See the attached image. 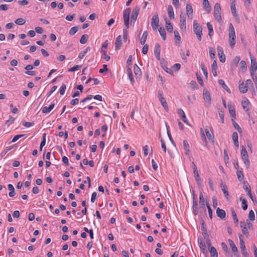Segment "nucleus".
Instances as JSON below:
<instances>
[{"instance_id": "nucleus-30", "label": "nucleus", "mask_w": 257, "mask_h": 257, "mask_svg": "<svg viewBox=\"0 0 257 257\" xmlns=\"http://www.w3.org/2000/svg\"><path fill=\"white\" fill-rule=\"evenodd\" d=\"M211 69H212V72L213 73V75L214 77H216L217 76V62L216 60H214L213 63L211 65Z\"/></svg>"}, {"instance_id": "nucleus-35", "label": "nucleus", "mask_w": 257, "mask_h": 257, "mask_svg": "<svg viewBox=\"0 0 257 257\" xmlns=\"http://www.w3.org/2000/svg\"><path fill=\"white\" fill-rule=\"evenodd\" d=\"M211 257H218V253L216 249L214 246H211L209 249Z\"/></svg>"}, {"instance_id": "nucleus-55", "label": "nucleus", "mask_w": 257, "mask_h": 257, "mask_svg": "<svg viewBox=\"0 0 257 257\" xmlns=\"http://www.w3.org/2000/svg\"><path fill=\"white\" fill-rule=\"evenodd\" d=\"M14 120H15V118L14 117H13L12 116H10L9 119L7 120L6 121L5 124L6 125H7L8 126H9L10 124H12L14 122Z\"/></svg>"}, {"instance_id": "nucleus-19", "label": "nucleus", "mask_w": 257, "mask_h": 257, "mask_svg": "<svg viewBox=\"0 0 257 257\" xmlns=\"http://www.w3.org/2000/svg\"><path fill=\"white\" fill-rule=\"evenodd\" d=\"M216 214L221 219H223L226 216L225 211L218 207L216 209Z\"/></svg>"}, {"instance_id": "nucleus-41", "label": "nucleus", "mask_w": 257, "mask_h": 257, "mask_svg": "<svg viewBox=\"0 0 257 257\" xmlns=\"http://www.w3.org/2000/svg\"><path fill=\"white\" fill-rule=\"evenodd\" d=\"M230 211H231V213L232 214V217H233V219L234 222L235 223H237L238 222V220L237 219L236 214V213H235L233 208L231 207L230 208Z\"/></svg>"}, {"instance_id": "nucleus-60", "label": "nucleus", "mask_w": 257, "mask_h": 257, "mask_svg": "<svg viewBox=\"0 0 257 257\" xmlns=\"http://www.w3.org/2000/svg\"><path fill=\"white\" fill-rule=\"evenodd\" d=\"M240 67L242 70H246V64L244 61H241L240 62Z\"/></svg>"}, {"instance_id": "nucleus-44", "label": "nucleus", "mask_w": 257, "mask_h": 257, "mask_svg": "<svg viewBox=\"0 0 257 257\" xmlns=\"http://www.w3.org/2000/svg\"><path fill=\"white\" fill-rule=\"evenodd\" d=\"M207 26L209 31L208 35L210 37H211L213 34V27L209 22L207 23Z\"/></svg>"}, {"instance_id": "nucleus-33", "label": "nucleus", "mask_w": 257, "mask_h": 257, "mask_svg": "<svg viewBox=\"0 0 257 257\" xmlns=\"http://www.w3.org/2000/svg\"><path fill=\"white\" fill-rule=\"evenodd\" d=\"M219 84L222 86V88L226 90L227 92L230 93L231 91L228 86L225 84L224 81L222 79H220L218 80Z\"/></svg>"}, {"instance_id": "nucleus-26", "label": "nucleus", "mask_w": 257, "mask_h": 257, "mask_svg": "<svg viewBox=\"0 0 257 257\" xmlns=\"http://www.w3.org/2000/svg\"><path fill=\"white\" fill-rule=\"evenodd\" d=\"M121 41L122 39L121 36H118L116 39V41L115 43L116 50H118L120 48L122 44Z\"/></svg>"}, {"instance_id": "nucleus-57", "label": "nucleus", "mask_w": 257, "mask_h": 257, "mask_svg": "<svg viewBox=\"0 0 257 257\" xmlns=\"http://www.w3.org/2000/svg\"><path fill=\"white\" fill-rule=\"evenodd\" d=\"M66 89V86L65 84H63L60 88V93L61 95H63L65 93Z\"/></svg>"}, {"instance_id": "nucleus-17", "label": "nucleus", "mask_w": 257, "mask_h": 257, "mask_svg": "<svg viewBox=\"0 0 257 257\" xmlns=\"http://www.w3.org/2000/svg\"><path fill=\"white\" fill-rule=\"evenodd\" d=\"M199 204L200 208L202 209L204 211H206V208L205 207V200L202 192L199 194Z\"/></svg>"}, {"instance_id": "nucleus-38", "label": "nucleus", "mask_w": 257, "mask_h": 257, "mask_svg": "<svg viewBox=\"0 0 257 257\" xmlns=\"http://www.w3.org/2000/svg\"><path fill=\"white\" fill-rule=\"evenodd\" d=\"M174 39L176 43H180L181 42V37L179 35V32L175 30L174 32Z\"/></svg>"}, {"instance_id": "nucleus-48", "label": "nucleus", "mask_w": 257, "mask_h": 257, "mask_svg": "<svg viewBox=\"0 0 257 257\" xmlns=\"http://www.w3.org/2000/svg\"><path fill=\"white\" fill-rule=\"evenodd\" d=\"M237 178L239 181H242L243 179L244 176L242 171L241 170H237L236 172Z\"/></svg>"}, {"instance_id": "nucleus-7", "label": "nucleus", "mask_w": 257, "mask_h": 257, "mask_svg": "<svg viewBox=\"0 0 257 257\" xmlns=\"http://www.w3.org/2000/svg\"><path fill=\"white\" fill-rule=\"evenodd\" d=\"M242 235H239V243L240 245V249L242 254V255L244 257H247L248 253L246 251L245 243L242 239Z\"/></svg>"}, {"instance_id": "nucleus-31", "label": "nucleus", "mask_w": 257, "mask_h": 257, "mask_svg": "<svg viewBox=\"0 0 257 257\" xmlns=\"http://www.w3.org/2000/svg\"><path fill=\"white\" fill-rule=\"evenodd\" d=\"M183 147L186 155H189L190 153V147L188 142L186 140L183 141Z\"/></svg>"}, {"instance_id": "nucleus-36", "label": "nucleus", "mask_w": 257, "mask_h": 257, "mask_svg": "<svg viewBox=\"0 0 257 257\" xmlns=\"http://www.w3.org/2000/svg\"><path fill=\"white\" fill-rule=\"evenodd\" d=\"M168 16L171 19H174V13L173 7L172 6L169 5L168 8Z\"/></svg>"}, {"instance_id": "nucleus-4", "label": "nucleus", "mask_w": 257, "mask_h": 257, "mask_svg": "<svg viewBox=\"0 0 257 257\" xmlns=\"http://www.w3.org/2000/svg\"><path fill=\"white\" fill-rule=\"evenodd\" d=\"M221 7L218 3H216L214 7L213 15L215 19L218 22H220L222 20L221 15Z\"/></svg>"}, {"instance_id": "nucleus-1", "label": "nucleus", "mask_w": 257, "mask_h": 257, "mask_svg": "<svg viewBox=\"0 0 257 257\" xmlns=\"http://www.w3.org/2000/svg\"><path fill=\"white\" fill-rule=\"evenodd\" d=\"M131 10L130 8H127L123 11V14L124 24L125 26V28L123 30V38L124 41H126L127 39V30L129 27L130 15Z\"/></svg>"}, {"instance_id": "nucleus-21", "label": "nucleus", "mask_w": 257, "mask_h": 257, "mask_svg": "<svg viewBox=\"0 0 257 257\" xmlns=\"http://www.w3.org/2000/svg\"><path fill=\"white\" fill-rule=\"evenodd\" d=\"M203 5L205 11L209 13L211 11V7L209 4V2L208 0H203Z\"/></svg>"}, {"instance_id": "nucleus-16", "label": "nucleus", "mask_w": 257, "mask_h": 257, "mask_svg": "<svg viewBox=\"0 0 257 257\" xmlns=\"http://www.w3.org/2000/svg\"><path fill=\"white\" fill-rule=\"evenodd\" d=\"M203 95L204 100L206 102H208V105H210L211 104V97L210 93L207 90L204 89Z\"/></svg>"}, {"instance_id": "nucleus-6", "label": "nucleus", "mask_w": 257, "mask_h": 257, "mask_svg": "<svg viewBox=\"0 0 257 257\" xmlns=\"http://www.w3.org/2000/svg\"><path fill=\"white\" fill-rule=\"evenodd\" d=\"M140 10V8L139 6H136L133 10L132 13L131 15V24L135 23L137 19L139 12Z\"/></svg>"}, {"instance_id": "nucleus-37", "label": "nucleus", "mask_w": 257, "mask_h": 257, "mask_svg": "<svg viewBox=\"0 0 257 257\" xmlns=\"http://www.w3.org/2000/svg\"><path fill=\"white\" fill-rule=\"evenodd\" d=\"M160 35L163 40H165L166 39V33L165 29L163 27H160L159 29Z\"/></svg>"}, {"instance_id": "nucleus-46", "label": "nucleus", "mask_w": 257, "mask_h": 257, "mask_svg": "<svg viewBox=\"0 0 257 257\" xmlns=\"http://www.w3.org/2000/svg\"><path fill=\"white\" fill-rule=\"evenodd\" d=\"M88 35H87V34L83 35L81 36L80 40V43L82 44H85L88 40Z\"/></svg>"}, {"instance_id": "nucleus-18", "label": "nucleus", "mask_w": 257, "mask_h": 257, "mask_svg": "<svg viewBox=\"0 0 257 257\" xmlns=\"http://www.w3.org/2000/svg\"><path fill=\"white\" fill-rule=\"evenodd\" d=\"M228 241L232 251L234 252V255H237V257H239L237 248L234 244V242L231 239H229Z\"/></svg>"}, {"instance_id": "nucleus-43", "label": "nucleus", "mask_w": 257, "mask_h": 257, "mask_svg": "<svg viewBox=\"0 0 257 257\" xmlns=\"http://www.w3.org/2000/svg\"><path fill=\"white\" fill-rule=\"evenodd\" d=\"M231 13L234 17H236L237 14L236 12V8L234 1L231 3Z\"/></svg>"}, {"instance_id": "nucleus-32", "label": "nucleus", "mask_w": 257, "mask_h": 257, "mask_svg": "<svg viewBox=\"0 0 257 257\" xmlns=\"http://www.w3.org/2000/svg\"><path fill=\"white\" fill-rule=\"evenodd\" d=\"M8 189L10 191L9 193V196L11 197H14L16 193L13 185L11 184H9L8 185Z\"/></svg>"}, {"instance_id": "nucleus-8", "label": "nucleus", "mask_w": 257, "mask_h": 257, "mask_svg": "<svg viewBox=\"0 0 257 257\" xmlns=\"http://www.w3.org/2000/svg\"><path fill=\"white\" fill-rule=\"evenodd\" d=\"M159 18L157 14H155L152 18L151 26L153 30H156L159 26Z\"/></svg>"}, {"instance_id": "nucleus-28", "label": "nucleus", "mask_w": 257, "mask_h": 257, "mask_svg": "<svg viewBox=\"0 0 257 257\" xmlns=\"http://www.w3.org/2000/svg\"><path fill=\"white\" fill-rule=\"evenodd\" d=\"M186 12L188 17L192 19L193 16V9L190 4H187L186 5Z\"/></svg>"}, {"instance_id": "nucleus-3", "label": "nucleus", "mask_w": 257, "mask_h": 257, "mask_svg": "<svg viewBox=\"0 0 257 257\" xmlns=\"http://www.w3.org/2000/svg\"><path fill=\"white\" fill-rule=\"evenodd\" d=\"M241 156L245 166L248 169L250 166V162L248 159L247 151L243 146L241 147Z\"/></svg>"}, {"instance_id": "nucleus-20", "label": "nucleus", "mask_w": 257, "mask_h": 257, "mask_svg": "<svg viewBox=\"0 0 257 257\" xmlns=\"http://www.w3.org/2000/svg\"><path fill=\"white\" fill-rule=\"evenodd\" d=\"M228 107L229 109V112L232 118L235 119L236 115H235V110L233 106L231 105V104H228Z\"/></svg>"}, {"instance_id": "nucleus-64", "label": "nucleus", "mask_w": 257, "mask_h": 257, "mask_svg": "<svg viewBox=\"0 0 257 257\" xmlns=\"http://www.w3.org/2000/svg\"><path fill=\"white\" fill-rule=\"evenodd\" d=\"M24 126L29 127L34 125V122L24 121L23 122Z\"/></svg>"}, {"instance_id": "nucleus-13", "label": "nucleus", "mask_w": 257, "mask_h": 257, "mask_svg": "<svg viewBox=\"0 0 257 257\" xmlns=\"http://www.w3.org/2000/svg\"><path fill=\"white\" fill-rule=\"evenodd\" d=\"M193 29L194 32L196 35L199 34L200 33H202V27L198 25V24L196 22V21H194L193 22Z\"/></svg>"}, {"instance_id": "nucleus-40", "label": "nucleus", "mask_w": 257, "mask_h": 257, "mask_svg": "<svg viewBox=\"0 0 257 257\" xmlns=\"http://www.w3.org/2000/svg\"><path fill=\"white\" fill-rule=\"evenodd\" d=\"M147 36H148V32L147 31H145L144 32L142 37V38L141 39L140 42L142 45L145 44V43L146 41L147 38Z\"/></svg>"}, {"instance_id": "nucleus-25", "label": "nucleus", "mask_w": 257, "mask_h": 257, "mask_svg": "<svg viewBox=\"0 0 257 257\" xmlns=\"http://www.w3.org/2000/svg\"><path fill=\"white\" fill-rule=\"evenodd\" d=\"M166 23V28L168 32L172 33L173 30V28L172 24L167 20L166 17L165 18Z\"/></svg>"}, {"instance_id": "nucleus-61", "label": "nucleus", "mask_w": 257, "mask_h": 257, "mask_svg": "<svg viewBox=\"0 0 257 257\" xmlns=\"http://www.w3.org/2000/svg\"><path fill=\"white\" fill-rule=\"evenodd\" d=\"M81 66L75 65L74 67L70 68V69H69L68 71L69 72H74V71H75L78 70L79 69H80L81 68Z\"/></svg>"}, {"instance_id": "nucleus-56", "label": "nucleus", "mask_w": 257, "mask_h": 257, "mask_svg": "<svg viewBox=\"0 0 257 257\" xmlns=\"http://www.w3.org/2000/svg\"><path fill=\"white\" fill-rule=\"evenodd\" d=\"M248 218L251 221L254 220L255 219L254 213L252 210H250L249 212Z\"/></svg>"}, {"instance_id": "nucleus-12", "label": "nucleus", "mask_w": 257, "mask_h": 257, "mask_svg": "<svg viewBox=\"0 0 257 257\" xmlns=\"http://www.w3.org/2000/svg\"><path fill=\"white\" fill-rule=\"evenodd\" d=\"M205 131L208 139L209 140L213 141L214 137L213 132L210 129V128L208 126H206Z\"/></svg>"}, {"instance_id": "nucleus-29", "label": "nucleus", "mask_w": 257, "mask_h": 257, "mask_svg": "<svg viewBox=\"0 0 257 257\" xmlns=\"http://www.w3.org/2000/svg\"><path fill=\"white\" fill-rule=\"evenodd\" d=\"M54 103H51L49 107L45 106L42 108V112L44 113H48L50 112L54 108Z\"/></svg>"}, {"instance_id": "nucleus-39", "label": "nucleus", "mask_w": 257, "mask_h": 257, "mask_svg": "<svg viewBox=\"0 0 257 257\" xmlns=\"http://www.w3.org/2000/svg\"><path fill=\"white\" fill-rule=\"evenodd\" d=\"M249 103V102L248 100H243L241 102V105L242 106V107L243 109H245V110L247 112L249 111V108H248V104Z\"/></svg>"}, {"instance_id": "nucleus-50", "label": "nucleus", "mask_w": 257, "mask_h": 257, "mask_svg": "<svg viewBox=\"0 0 257 257\" xmlns=\"http://www.w3.org/2000/svg\"><path fill=\"white\" fill-rule=\"evenodd\" d=\"M46 134H43V140L41 142L40 147V151L42 150L43 147L46 144Z\"/></svg>"}, {"instance_id": "nucleus-5", "label": "nucleus", "mask_w": 257, "mask_h": 257, "mask_svg": "<svg viewBox=\"0 0 257 257\" xmlns=\"http://www.w3.org/2000/svg\"><path fill=\"white\" fill-rule=\"evenodd\" d=\"M158 98H159V101H160L161 104L162 105V106H163L164 109L168 111V104L166 102V99L164 96V94H163V91L159 90L158 92Z\"/></svg>"}, {"instance_id": "nucleus-47", "label": "nucleus", "mask_w": 257, "mask_h": 257, "mask_svg": "<svg viewBox=\"0 0 257 257\" xmlns=\"http://www.w3.org/2000/svg\"><path fill=\"white\" fill-rule=\"evenodd\" d=\"M240 200L241 201V202L243 204L242 209L244 210H246L247 208V202H246V200H245V199L241 197L240 198Z\"/></svg>"}, {"instance_id": "nucleus-27", "label": "nucleus", "mask_w": 257, "mask_h": 257, "mask_svg": "<svg viewBox=\"0 0 257 257\" xmlns=\"http://www.w3.org/2000/svg\"><path fill=\"white\" fill-rule=\"evenodd\" d=\"M239 89L241 93H245L247 91V86L244 84L243 82H240L239 81Z\"/></svg>"}, {"instance_id": "nucleus-15", "label": "nucleus", "mask_w": 257, "mask_h": 257, "mask_svg": "<svg viewBox=\"0 0 257 257\" xmlns=\"http://www.w3.org/2000/svg\"><path fill=\"white\" fill-rule=\"evenodd\" d=\"M192 208H193V214L195 216H196L198 213V203H197V201L196 200L195 198V195L193 194V206H192Z\"/></svg>"}, {"instance_id": "nucleus-53", "label": "nucleus", "mask_w": 257, "mask_h": 257, "mask_svg": "<svg viewBox=\"0 0 257 257\" xmlns=\"http://www.w3.org/2000/svg\"><path fill=\"white\" fill-rule=\"evenodd\" d=\"M163 69L168 73L171 74V75H174V73L173 70L171 69L168 68L167 66H163Z\"/></svg>"}, {"instance_id": "nucleus-58", "label": "nucleus", "mask_w": 257, "mask_h": 257, "mask_svg": "<svg viewBox=\"0 0 257 257\" xmlns=\"http://www.w3.org/2000/svg\"><path fill=\"white\" fill-rule=\"evenodd\" d=\"M209 55L211 59H214L215 58L214 50L211 47L209 48Z\"/></svg>"}, {"instance_id": "nucleus-54", "label": "nucleus", "mask_w": 257, "mask_h": 257, "mask_svg": "<svg viewBox=\"0 0 257 257\" xmlns=\"http://www.w3.org/2000/svg\"><path fill=\"white\" fill-rule=\"evenodd\" d=\"M201 67L204 75L206 77H207V70L203 63L201 64Z\"/></svg>"}, {"instance_id": "nucleus-10", "label": "nucleus", "mask_w": 257, "mask_h": 257, "mask_svg": "<svg viewBox=\"0 0 257 257\" xmlns=\"http://www.w3.org/2000/svg\"><path fill=\"white\" fill-rule=\"evenodd\" d=\"M180 27L183 31H186V17L184 14H183L182 13L180 14Z\"/></svg>"}, {"instance_id": "nucleus-34", "label": "nucleus", "mask_w": 257, "mask_h": 257, "mask_svg": "<svg viewBox=\"0 0 257 257\" xmlns=\"http://www.w3.org/2000/svg\"><path fill=\"white\" fill-rule=\"evenodd\" d=\"M134 71L135 75L139 77L142 74L141 70L140 68L138 67L137 64H135L134 66Z\"/></svg>"}, {"instance_id": "nucleus-52", "label": "nucleus", "mask_w": 257, "mask_h": 257, "mask_svg": "<svg viewBox=\"0 0 257 257\" xmlns=\"http://www.w3.org/2000/svg\"><path fill=\"white\" fill-rule=\"evenodd\" d=\"M25 20L23 18H19L15 21V23L19 25H23L25 23Z\"/></svg>"}, {"instance_id": "nucleus-59", "label": "nucleus", "mask_w": 257, "mask_h": 257, "mask_svg": "<svg viewBox=\"0 0 257 257\" xmlns=\"http://www.w3.org/2000/svg\"><path fill=\"white\" fill-rule=\"evenodd\" d=\"M206 206H207V207L208 209L209 217L211 219H212V210L209 204L207 202H206Z\"/></svg>"}, {"instance_id": "nucleus-49", "label": "nucleus", "mask_w": 257, "mask_h": 257, "mask_svg": "<svg viewBox=\"0 0 257 257\" xmlns=\"http://www.w3.org/2000/svg\"><path fill=\"white\" fill-rule=\"evenodd\" d=\"M243 188L247 193H249V191L251 190L250 187L247 181H244L243 182Z\"/></svg>"}, {"instance_id": "nucleus-2", "label": "nucleus", "mask_w": 257, "mask_h": 257, "mask_svg": "<svg viewBox=\"0 0 257 257\" xmlns=\"http://www.w3.org/2000/svg\"><path fill=\"white\" fill-rule=\"evenodd\" d=\"M229 41L230 47L233 48L235 44V34L232 24H230L229 27Z\"/></svg>"}, {"instance_id": "nucleus-22", "label": "nucleus", "mask_w": 257, "mask_h": 257, "mask_svg": "<svg viewBox=\"0 0 257 257\" xmlns=\"http://www.w3.org/2000/svg\"><path fill=\"white\" fill-rule=\"evenodd\" d=\"M178 114L182 117V120L188 124V120L187 119L184 111L182 109H179L177 111Z\"/></svg>"}, {"instance_id": "nucleus-45", "label": "nucleus", "mask_w": 257, "mask_h": 257, "mask_svg": "<svg viewBox=\"0 0 257 257\" xmlns=\"http://www.w3.org/2000/svg\"><path fill=\"white\" fill-rule=\"evenodd\" d=\"M90 50V48L89 47H87L86 48L84 51L81 52L79 54V58L82 59L85 55L87 53L88 51Z\"/></svg>"}, {"instance_id": "nucleus-24", "label": "nucleus", "mask_w": 257, "mask_h": 257, "mask_svg": "<svg viewBox=\"0 0 257 257\" xmlns=\"http://www.w3.org/2000/svg\"><path fill=\"white\" fill-rule=\"evenodd\" d=\"M198 242L199 243V246L201 251L203 253L207 254V251L206 250V246L202 239H198Z\"/></svg>"}, {"instance_id": "nucleus-42", "label": "nucleus", "mask_w": 257, "mask_h": 257, "mask_svg": "<svg viewBox=\"0 0 257 257\" xmlns=\"http://www.w3.org/2000/svg\"><path fill=\"white\" fill-rule=\"evenodd\" d=\"M235 119H233V118H231V120H232V124H233V127L237 130V131L239 133H242V131H241V128H240V127L239 126V125L237 123V122H235V121L234 120Z\"/></svg>"}, {"instance_id": "nucleus-23", "label": "nucleus", "mask_w": 257, "mask_h": 257, "mask_svg": "<svg viewBox=\"0 0 257 257\" xmlns=\"http://www.w3.org/2000/svg\"><path fill=\"white\" fill-rule=\"evenodd\" d=\"M220 187L221 188L222 191L223 192V194H224V195L226 199H228V198L229 197V193H228V190H227V186L225 184H223V183H222L220 184Z\"/></svg>"}, {"instance_id": "nucleus-11", "label": "nucleus", "mask_w": 257, "mask_h": 257, "mask_svg": "<svg viewBox=\"0 0 257 257\" xmlns=\"http://www.w3.org/2000/svg\"><path fill=\"white\" fill-rule=\"evenodd\" d=\"M217 51L220 61L224 63L225 61V56L223 53L222 48L220 46H217Z\"/></svg>"}, {"instance_id": "nucleus-51", "label": "nucleus", "mask_w": 257, "mask_h": 257, "mask_svg": "<svg viewBox=\"0 0 257 257\" xmlns=\"http://www.w3.org/2000/svg\"><path fill=\"white\" fill-rule=\"evenodd\" d=\"M78 31V28L76 26L72 27L69 31V34L71 36L74 35Z\"/></svg>"}, {"instance_id": "nucleus-62", "label": "nucleus", "mask_w": 257, "mask_h": 257, "mask_svg": "<svg viewBox=\"0 0 257 257\" xmlns=\"http://www.w3.org/2000/svg\"><path fill=\"white\" fill-rule=\"evenodd\" d=\"M24 136V135H18L15 136L13 138V140L12 141V142H13V143L16 142L17 140H18L19 139H20L21 138H22Z\"/></svg>"}, {"instance_id": "nucleus-9", "label": "nucleus", "mask_w": 257, "mask_h": 257, "mask_svg": "<svg viewBox=\"0 0 257 257\" xmlns=\"http://www.w3.org/2000/svg\"><path fill=\"white\" fill-rule=\"evenodd\" d=\"M249 55L251 59L250 72V73H254L257 70V63L255 58L254 57H251L250 53H249Z\"/></svg>"}, {"instance_id": "nucleus-14", "label": "nucleus", "mask_w": 257, "mask_h": 257, "mask_svg": "<svg viewBox=\"0 0 257 257\" xmlns=\"http://www.w3.org/2000/svg\"><path fill=\"white\" fill-rule=\"evenodd\" d=\"M161 46L159 43L155 44L154 54L158 60L160 59Z\"/></svg>"}, {"instance_id": "nucleus-63", "label": "nucleus", "mask_w": 257, "mask_h": 257, "mask_svg": "<svg viewBox=\"0 0 257 257\" xmlns=\"http://www.w3.org/2000/svg\"><path fill=\"white\" fill-rule=\"evenodd\" d=\"M103 54L102 57L104 59H105L106 61H108L110 59V57L107 55L106 51L103 50Z\"/></svg>"}]
</instances>
